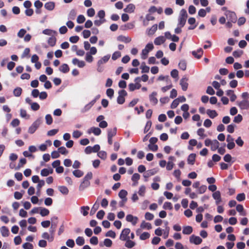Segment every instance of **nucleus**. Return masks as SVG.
Here are the masks:
<instances>
[{
  "label": "nucleus",
  "mask_w": 249,
  "mask_h": 249,
  "mask_svg": "<svg viewBox=\"0 0 249 249\" xmlns=\"http://www.w3.org/2000/svg\"><path fill=\"white\" fill-rule=\"evenodd\" d=\"M130 232V230L129 228H125L123 229L120 235V239L122 241H125L129 239V237L128 236V234Z\"/></svg>",
  "instance_id": "obj_5"
},
{
  "label": "nucleus",
  "mask_w": 249,
  "mask_h": 249,
  "mask_svg": "<svg viewBox=\"0 0 249 249\" xmlns=\"http://www.w3.org/2000/svg\"><path fill=\"white\" fill-rule=\"evenodd\" d=\"M40 124L39 120H37L34 122L33 124L29 127L28 132L30 134H33L39 127Z\"/></svg>",
  "instance_id": "obj_7"
},
{
  "label": "nucleus",
  "mask_w": 249,
  "mask_h": 249,
  "mask_svg": "<svg viewBox=\"0 0 249 249\" xmlns=\"http://www.w3.org/2000/svg\"><path fill=\"white\" fill-rule=\"evenodd\" d=\"M22 247L24 249H33V245L28 242L23 244Z\"/></svg>",
  "instance_id": "obj_64"
},
{
  "label": "nucleus",
  "mask_w": 249,
  "mask_h": 249,
  "mask_svg": "<svg viewBox=\"0 0 249 249\" xmlns=\"http://www.w3.org/2000/svg\"><path fill=\"white\" fill-rule=\"evenodd\" d=\"M141 228L142 229H147L148 230H150L152 229V226L150 223L146 222L145 221H143L141 224Z\"/></svg>",
  "instance_id": "obj_33"
},
{
  "label": "nucleus",
  "mask_w": 249,
  "mask_h": 249,
  "mask_svg": "<svg viewBox=\"0 0 249 249\" xmlns=\"http://www.w3.org/2000/svg\"><path fill=\"white\" fill-rule=\"evenodd\" d=\"M193 232V228L191 226H185L183 228L182 233L184 234H190Z\"/></svg>",
  "instance_id": "obj_26"
},
{
  "label": "nucleus",
  "mask_w": 249,
  "mask_h": 249,
  "mask_svg": "<svg viewBox=\"0 0 249 249\" xmlns=\"http://www.w3.org/2000/svg\"><path fill=\"white\" fill-rule=\"evenodd\" d=\"M157 172V170L156 169H152L151 170H147L146 172H145L143 174V177L144 178V181H147V178L156 174Z\"/></svg>",
  "instance_id": "obj_9"
},
{
  "label": "nucleus",
  "mask_w": 249,
  "mask_h": 249,
  "mask_svg": "<svg viewBox=\"0 0 249 249\" xmlns=\"http://www.w3.org/2000/svg\"><path fill=\"white\" fill-rule=\"evenodd\" d=\"M207 114L212 119H213L218 115V114L215 110L207 109Z\"/></svg>",
  "instance_id": "obj_30"
},
{
  "label": "nucleus",
  "mask_w": 249,
  "mask_h": 249,
  "mask_svg": "<svg viewBox=\"0 0 249 249\" xmlns=\"http://www.w3.org/2000/svg\"><path fill=\"white\" fill-rule=\"evenodd\" d=\"M58 150L59 151V153H61L63 155H66L68 153V151L64 146L59 147Z\"/></svg>",
  "instance_id": "obj_58"
},
{
  "label": "nucleus",
  "mask_w": 249,
  "mask_h": 249,
  "mask_svg": "<svg viewBox=\"0 0 249 249\" xmlns=\"http://www.w3.org/2000/svg\"><path fill=\"white\" fill-rule=\"evenodd\" d=\"M110 58V55H106L102 57L98 61V65L100 66L101 65L106 63L107 62Z\"/></svg>",
  "instance_id": "obj_32"
},
{
  "label": "nucleus",
  "mask_w": 249,
  "mask_h": 249,
  "mask_svg": "<svg viewBox=\"0 0 249 249\" xmlns=\"http://www.w3.org/2000/svg\"><path fill=\"white\" fill-rule=\"evenodd\" d=\"M126 220L127 222H131L133 225H135L138 220V218L136 216H134L132 214H128L126 216Z\"/></svg>",
  "instance_id": "obj_12"
},
{
  "label": "nucleus",
  "mask_w": 249,
  "mask_h": 249,
  "mask_svg": "<svg viewBox=\"0 0 249 249\" xmlns=\"http://www.w3.org/2000/svg\"><path fill=\"white\" fill-rule=\"evenodd\" d=\"M225 15L228 21H231L232 23H235L237 21V17L234 12L227 10L225 13Z\"/></svg>",
  "instance_id": "obj_2"
},
{
  "label": "nucleus",
  "mask_w": 249,
  "mask_h": 249,
  "mask_svg": "<svg viewBox=\"0 0 249 249\" xmlns=\"http://www.w3.org/2000/svg\"><path fill=\"white\" fill-rule=\"evenodd\" d=\"M246 196L244 193L239 194L236 196V199L238 201H242L245 199Z\"/></svg>",
  "instance_id": "obj_52"
},
{
  "label": "nucleus",
  "mask_w": 249,
  "mask_h": 249,
  "mask_svg": "<svg viewBox=\"0 0 249 249\" xmlns=\"http://www.w3.org/2000/svg\"><path fill=\"white\" fill-rule=\"evenodd\" d=\"M196 154L195 153L190 154L187 158V162L189 164L194 165L196 161Z\"/></svg>",
  "instance_id": "obj_17"
},
{
  "label": "nucleus",
  "mask_w": 249,
  "mask_h": 249,
  "mask_svg": "<svg viewBox=\"0 0 249 249\" xmlns=\"http://www.w3.org/2000/svg\"><path fill=\"white\" fill-rule=\"evenodd\" d=\"M243 53V51L237 50V51H234L233 52L232 54L234 57L237 58V57H240Z\"/></svg>",
  "instance_id": "obj_56"
},
{
  "label": "nucleus",
  "mask_w": 249,
  "mask_h": 249,
  "mask_svg": "<svg viewBox=\"0 0 249 249\" xmlns=\"http://www.w3.org/2000/svg\"><path fill=\"white\" fill-rule=\"evenodd\" d=\"M40 211L39 213L42 216H45L49 214L50 211L48 209L45 208H40Z\"/></svg>",
  "instance_id": "obj_37"
},
{
  "label": "nucleus",
  "mask_w": 249,
  "mask_h": 249,
  "mask_svg": "<svg viewBox=\"0 0 249 249\" xmlns=\"http://www.w3.org/2000/svg\"><path fill=\"white\" fill-rule=\"evenodd\" d=\"M192 53L195 57L200 59L203 54V51L202 48H199L196 51H193Z\"/></svg>",
  "instance_id": "obj_15"
},
{
  "label": "nucleus",
  "mask_w": 249,
  "mask_h": 249,
  "mask_svg": "<svg viewBox=\"0 0 249 249\" xmlns=\"http://www.w3.org/2000/svg\"><path fill=\"white\" fill-rule=\"evenodd\" d=\"M178 67L182 71H185L186 69V62L184 60L180 61L178 64Z\"/></svg>",
  "instance_id": "obj_50"
},
{
  "label": "nucleus",
  "mask_w": 249,
  "mask_h": 249,
  "mask_svg": "<svg viewBox=\"0 0 249 249\" xmlns=\"http://www.w3.org/2000/svg\"><path fill=\"white\" fill-rule=\"evenodd\" d=\"M121 56V53L119 51L115 52L112 55V59L115 60L120 57Z\"/></svg>",
  "instance_id": "obj_54"
},
{
  "label": "nucleus",
  "mask_w": 249,
  "mask_h": 249,
  "mask_svg": "<svg viewBox=\"0 0 249 249\" xmlns=\"http://www.w3.org/2000/svg\"><path fill=\"white\" fill-rule=\"evenodd\" d=\"M179 103V99H175L171 105V108L172 109L176 108L178 105Z\"/></svg>",
  "instance_id": "obj_53"
},
{
  "label": "nucleus",
  "mask_w": 249,
  "mask_h": 249,
  "mask_svg": "<svg viewBox=\"0 0 249 249\" xmlns=\"http://www.w3.org/2000/svg\"><path fill=\"white\" fill-rule=\"evenodd\" d=\"M31 105L32 109L34 111L38 110L40 108L39 105L36 102L33 103Z\"/></svg>",
  "instance_id": "obj_63"
},
{
  "label": "nucleus",
  "mask_w": 249,
  "mask_h": 249,
  "mask_svg": "<svg viewBox=\"0 0 249 249\" xmlns=\"http://www.w3.org/2000/svg\"><path fill=\"white\" fill-rule=\"evenodd\" d=\"M119 96L117 97V101L119 104H123L125 102L124 97L127 94V92L124 90L122 89L118 92Z\"/></svg>",
  "instance_id": "obj_4"
},
{
  "label": "nucleus",
  "mask_w": 249,
  "mask_h": 249,
  "mask_svg": "<svg viewBox=\"0 0 249 249\" xmlns=\"http://www.w3.org/2000/svg\"><path fill=\"white\" fill-rule=\"evenodd\" d=\"M117 132V129L116 127L113 129L108 130L107 137L112 138L116 135Z\"/></svg>",
  "instance_id": "obj_34"
},
{
  "label": "nucleus",
  "mask_w": 249,
  "mask_h": 249,
  "mask_svg": "<svg viewBox=\"0 0 249 249\" xmlns=\"http://www.w3.org/2000/svg\"><path fill=\"white\" fill-rule=\"evenodd\" d=\"M125 241L126 242L124 244V246L125 247H126L127 248H129V249L132 248L136 245L135 242L132 240H130L129 239V238Z\"/></svg>",
  "instance_id": "obj_31"
},
{
  "label": "nucleus",
  "mask_w": 249,
  "mask_h": 249,
  "mask_svg": "<svg viewBox=\"0 0 249 249\" xmlns=\"http://www.w3.org/2000/svg\"><path fill=\"white\" fill-rule=\"evenodd\" d=\"M90 181H87L83 179L79 187V190L83 191L85 188L88 187L90 185Z\"/></svg>",
  "instance_id": "obj_21"
},
{
  "label": "nucleus",
  "mask_w": 249,
  "mask_h": 249,
  "mask_svg": "<svg viewBox=\"0 0 249 249\" xmlns=\"http://www.w3.org/2000/svg\"><path fill=\"white\" fill-rule=\"evenodd\" d=\"M46 123L47 124L50 125L53 123V118L50 114H47L45 116Z\"/></svg>",
  "instance_id": "obj_48"
},
{
  "label": "nucleus",
  "mask_w": 249,
  "mask_h": 249,
  "mask_svg": "<svg viewBox=\"0 0 249 249\" xmlns=\"http://www.w3.org/2000/svg\"><path fill=\"white\" fill-rule=\"evenodd\" d=\"M163 208L165 210L168 209L171 210L173 209L172 204L170 202H165L163 204Z\"/></svg>",
  "instance_id": "obj_49"
},
{
  "label": "nucleus",
  "mask_w": 249,
  "mask_h": 249,
  "mask_svg": "<svg viewBox=\"0 0 249 249\" xmlns=\"http://www.w3.org/2000/svg\"><path fill=\"white\" fill-rule=\"evenodd\" d=\"M158 80H160V81L166 80V81L167 84L171 83V80H170V79L169 78V76H168V75L166 76H163V75H160L158 77Z\"/></svg>",
  "instance_id": "obj_51"
},
{
  "label": "nucleus",
  "mask_w": 249,
  "mask_h": 249,
  "mask_svg": "<svg viewBox=\"0 0 249 249\" xmlns=\"http://www.w3.org/2000/svg\"><path fill=\"white\" fill-rule=\"evenodd\" d=\"M76 243L78 246H83L85 243L84 238L82 236H78L76 239Z\"/></svg>",
  "instance_id": "obj_41"
},
{
  "label": "nucleus",
  "mask_w": 249,
  "mask_h": 249,
  "mask_svg": "<svg viewBox=\"0 0 249 249\" xmlns=\"http://www.w3.org/2000/svg\"><path fill=\"white\" fill-rule=\"evenodd\" d=\"M27 160L25 158H22L19 160V162L18 164L17 167L16 168V170L19 169L20 167H22L24 164L26 163Z\"/></svg>",
  "instance_id": "obj_43"
},
{
  "label": "nucleus",
  "mask_w": 249,
  "mask_h": 249,
  "mask_svg": "<svg viewBox=\"0 0 249 249\" xmlns=\"http://www.w3.org/2000/svg\"><path fill=\"white\" fill-rule=\"evenodd\" d=\"M213 197L215 200L216 205H218L222 201L221 193L219 191H215L213 194Z\"/></svg>",
  "instance_id": "obj_11"
},
{
  "label": "nucleus",
  "mask_w": 249,
  "mask_h": 249,
  "mask_svg": "<svg viewBox=\"0 0 249 249\" xmlns=\"http://www.w3.org/2000/svg\"><path fill=\"white\" fill-rule=\"evenodd\" d=\"M100 97V95H97L93 100L85 106V107L82 109V112H85L88 111L94 105L96 101L98 100Z\"/></svg>",
  "instance_id": "obj_6"
},
{
  "label": "nucleus",
  "mask_w": 249,
  "mask_h": 249,
  "mask_svg": "<svg viewBox=\"0 0 249 249\" xmlns=\"http://www.w3.org/2000/svg\"><path fill=\"white\" fill-rule=\"evenodd\" d=\"M106 236L110 237L112 238H115L116 237V233L114 231H113L112 230H110V231H108L106 233Z\"/></svg>",
  "instance_id": "obj_57"
},
{
  "label": "nucleus",
  "mask_w": 249,
  "mask_h": 249,
  "mask_svg": "<svg viewBox=\"0 0 249 249\" xmlns=\"http://www.w3.org/2000/svg\"><path fill=\"white\" fill-rule=\"evenodd\" d=\"M22 91L21 88L18 87L14 90L13 94L15 96L18 97L21 94Z\"/></svg>",
  "instance_id": "obj_44"
},
{
  "label": "nucleus",
  "mask_w": 249,
  "mask_h": 249,
  "mask_svg": "<svg viewBox=\"0 0 249 249\" xmlns=\"http://www.w3.org/2000/svg\"><path fill=\"white\" fill-rule=\"evenodd\" d=\"M56 41V38L54 36H51L49 37V38L48 39V43L49 44L50 46L53 47L55 45Z\"/></svg>",
  "instance_id": "obj_38"
},
{
  "label": "nucleus",
  "mask_w": 249,
  "mask_h": 249,
  "mask_svg": "<svg viewBox=\"0 0 249 249\" xmlns=\"http://www.w3.org/2000/svg\"><path fill=\"white\" fill-rule=\"evenodd\" d=\"M140 178V175L138 173H135L131 178V180L133 182L132 185L136 186L138 183V180Z\"/></svg>",
  "instance_id": "obj_19"
},
{
  "label": "nucleus",
  "mask_w": 249,
  "mask_h": 249,
  "mask_svg": "<svg viewBox=\"0 0 249 249\" xmlns=\"http://www.w3.org/2000/svg\"><path fill=\"white\" fill-rule=\"evenodd\" d=\"M0 232L2 236L3 237H7L9 235V231L8 228L5 226H2L0 228Z\"/></svg>",
  "instance_id": "obj_29"
},
{
  "label": "nucleus",
  "mask_w": 249,
  "mask_h": 249,
  "mask_svg": "<svg viewBox=\"0 0 249 249\" xmlns=\"http://www.w3.org/2000/svg\"><path fill=\"white\" fill-rule=\"evenodd\" d=\"M104 244L107 247H110L112 245V242L110 239L106 238L104 240Z\"/></svg>",
  "instance_id": "obj_60"
},
{
  "label": "nucleus",
  "mask_w": 249,
  "mask_h": 249,
  "mask_svg": "<svg viewBox=\"0 0 249 249\" xmlns=\"http://www.w3.org/2000/svg\"><path fill=\"white\" fill-rule=\"evenodd\" d=\"M150 234L147 232H144L140 236V239L142 240H145L150 237Z\"/></svg>",
  "instance_id": "obj_45"
},
{
  "label": "nucleus",
  "mask_w": 249,
  "mask_h": 249,
  "mask_svg": "<svg viewBox=\"0 0 249 249\" xmlns=\"http://www.w3.org/2000/svg\"><path fill=\"white\" fill-rule=\"evenodd\" d=\"M237 105L241 109H248L249 108V101L247 100L239 102Z\"/></svg>",
  "instance_id": "obj_10"
},
{
  "label": "nucleus",
  "mask_w": 249,
  "mask_h": 249,
  "mask_svg": "<svg viewBox=\"0 0 249 249\" xmlns=\"http://www.w3.org/2000/svg\"><path fill=\"white\" fill-rule=\"evenodd\" d=\"M117 40L119 41L127 43L131 41V38L128 36H125L123 35H120L117 37Z\"/></svg>",
  "instance_id": "obj_18"
},
{
  "label": "nucleus",
  "mask_w": 249,
  "mask_h": 249,
  "mask_svg": "<svg viewBox=\"0 0 249 249\" xmlns=\"http://www.w3.org/2000/svg\"><path fill=\"white\" fill-rule=\"evenodd\" d=\"M236 210L237 212L240 213V215H246V213L244 211V207L241 204H238L236 205Z\"/></svg>",
  "instance_id": "obj_25"
},
{
  "label": "nucleus",
  "mask_w": 249,
  "mask_h": 249,
  "mask_svg": "<svg viewBox=\"0 0 249 249\" xmlns=\"http://www.w3.org/2000/svg\"><path fill=\"white\" fill-rule=\"evenodd\" d=\"M157 24H156L153 25L150 29L147 30V35L148 36H151L154 34V33L157 30Z\"/></svg>",
  "instance_id": "obj_27"
},
{
  "label": "nucleus",
  "mask_w": 249,
  "mask_h": 249,
  "mask_svg": "<svg viewBox=\"0 0 249 249\" xmlns=\"http://www.w3.org/2000/svg\"><path fill=\"white\" fill-rule=\"evenodd\" d=\"M219 146V142L216 140H214L212 141L211 145V149L212 151H215L218 149Z\"/></svg>",
  "instance_id": "obj_28"
},
{
  "label": "nucleus",
  "mask_w": 249,
  "mask_h": 249,
  "mask_svg": "<svg viewBox=\"0 0 249 249\" xmlns=\"http://www.w3.org/2000/svg\"><path fill=\"white\" fill-rule=\"evenodd\" d=\"M165 41V39L163 36L156 37L154 40V43L156 45H160Z\"/></svg>",
  "instance_id": "obj_20"
},
{
  "label": "nucleus",
  "mask_w": 249,
  "mask_h": 249,
  "mask_svg": "<svg viewBox=\"0 0 249 249\" xmlns=\"http://www.w3.org/2000/svg\"><path fill=\"white\" fill-rule=\"evenodd\" d=\"M188 79L186 77L182 78L180 81V85L181 86L182 89L183 91L187 90L188 84L187 83Z\"/></svg>",
  "instance_id": "obj_13"
},
{
  "label": "nucleus",
  "mask_w": 249,
  "mask_h": 249,
  "mask_svg": "<svg viewBox=\"0 0 249 249\" xmlns=\"http://www.w3.org/2000/svg\"><path fill=\"white\" fill-rule=\"evenodd\" d=\"M42 33L45 35L51 36L53 34L55 33L56 32L51 29H46L44 30Z\"/></svg>",
  "instance_id": "obj_59"
},
{
  "label": "nucleus",
  "mask_w": 249,
  "mask_h": 249,
  "mask_svg": "<svg viewBox=\"0 0 249 249\" xmlns=\"http://www.w3.org/2000/svg\"><path fill=\"white\" fill-rule=\"evenodd\" d=\"M157 95V92L156 91L153 92L149 95V100L151 103H153L154 105H156L157 104L158 100L156 98V96Z\"/></svg>",
  "instance_id": "obj_14"
},
{
  "label": "nucleus",
  "mask_w": 249,
  "mask_h": 249,
  "mask_svg": "<svg viewBox=\"0 0 249 249\" xmlns=\"http://www.w3.org/2000/svg\"><path fill=\"white\" fill-rule=\"evenodd\" d=\"M73 175L77 178H80L84 175L83 172L80 170H75L72 172Z\"/></svg>",
  "instance_id": "obj_42"
},
{
  "label": "nucleus",
  "mask_w": 249,
  "mask_h": 249,
  "mask_svg": "<svg viewBox=\"0 0 249 249\" xmlns=\"http://www.w3.org/2000/svg\"><path fill=\"white\" fill-rule=\"evenodd\" d=\"M59 191L64 195H67L69 193V189L65 186H61L58 187Z\"/></svg>",
  "instance_id": "obj_39"
},
{
  "label": "nucleus",
  "mask_w": 249,
  "mask_h": 249,
  "mask_svg": "<svg viewBox=\"0 0 249 249\" xmlns=\"http://www.w3.org/2000/svg\"><path fill=\"white\" fill-rule=\"evenodd\" d=\"M206 190H207V186L206 185H202L199 187L197 191L199 194H201L205 193V191H206Z\"/></svg>",
  "instance_id": "obj_62"
},
{
  "label": "nucleus",
  "mask_w": 249,
  "mask_h": 249,
  "mask_svg": "<svg viewBox=\"0 0 249 249\" xmlns=\"http://www.w3.org/2000/svg\"><path fill=\"white\" fill-rule=\"evenodd\" d=\"M202 242V239L198 236L192 235L190 237V242L191 243H193L195 245H199Z\"/></svg>",
  "instance_id": "obj_8"
},
{
  "label": "nucleus",
  "mask_w": 249,
  "mask_h": 249,
  "mask_svg": "<svg viewBox=\"0 0 249 249\" xmlns=\"http://www.w3.org/2000/svg\"><path fill=\"white\" fill-rule=\"evenodd\" d=\"M136 82L135 84L130 83L128 85V88L130 91H133L136 89H139L141 87V85L140 84L141 78L140 77L135 78L134 80Z\"/></svg>",
  "instance_id": "obj_3"
},
{
  "label": "nucleus",
  "mask_w": 249,
  "mask_h": 249,
  "mask_svg": "<svg viewBox=\"0 0 249 249\" xmlns=\"http://www.w3.org/2000/svg\"><path fill=\"white\" fill-rule=\"evenodd\" d=\"M99 207V204H97L96 203H95L93 205L92 207L91 208V209L90 212V215L94 214L95 213V212H96V211L98 209Z\"/></svg>",
  "instance_id": "obj_46"
},
{
  "label": "nucleus",
  "mask_w": 249,
  "mask_h": 249,
  "mask_svg": "<svg viewBox=\"0 0 249 249\" xmlns=\"http://www.w3.org/2000/svg\"><path fill=\"white\" fill-rule=\"evenodd\" d=\"M135 9V5L132 3H130V4H129L127 6V7L124 9V11L125 12L131 13H132L134 12Z\"/></svg>",
  "instance_id": "obj_23"
},
{
  "label": "nucleus",
  "mask_w": 249,
  "mask_h": 249,
  "mask_svg": "<svg viewBox=\"0 0 249 249\" xmlns=\"http://www.w3.org/2000/svg\"><path fill=\"white\" fill-rule=\"evenodd\" d=\"M45 8L49 11L53 10L55 7V3L53 1L48 2L44 5Z\"/></svg>",
  "instance_id": "obj_24"
},
{
  "label": "nucleus",
  "mask_w": 249,
  "mask_h": 249,
  "mask_svg": "<svg viewBox=\"0 0 249 249\" xmlns=\"http://www.w3.org/2000/svg\"><path fill=\"white\" fill-rule=\"evenodd\" d=\"M187 17L188 15L186 10L184 9L181 10L178 18V26L183 27L186 23Z\"/></svg>",
  "instance_id": "obj_1"
},
{
  "label": "nucleus",
  "mask_w": 249,
  "mask_h": 249,
  "mask_svg": "<svg viewBox=\"0 0 249 249\" xmlns=\"http://www.w3.org/2000/svg\"><path fill=\"white\" fill-rule=\"evenodd\" d=\"M81 213L84 216H86L88 214V211L89 210V207L88 206H82L80 208Z\"/></svg>",
  "instance_id": "obj_35"
},
{
  "label": "nucleus",
  "mask_w": 249,
  "mask_h": 249,
  "mask_svg": "<svg viewBox=\"0 0 249 249\" xmlns=\"http://www.w3.org/2000/svg\"><path fill=\"white\" fill-rule=\"evenodd\" d=\"M141 69H142V73H147L149 71V67L145 65L144 62L142 63Z\"/></svg>",
  "instance_id": "obj_40"
},
{
  "label": "nucleus",
  "mask_w": 249,
  "mask_h": 249,
  "mask_svg": "<svg viewBox=\"0 0 249 249\" xmlns=\"http://www.w3.org/2000/svg\"><path fill=\"white\" fill-rule=\"evenodd\" d=\"M151 125H152L151 121H149L146 123V124L145 125V128L144 129V133H147L149 130V129H150V128L151 127Z\"/></svg>",
  "instance_id": "obj_61"
},
{
  "label": "nucleus",
  "mask_w": 249,
  "mask_h": 249,
  "mask_svg": "<svg viewBox=\"0 0 249 249\" xmlns=\"http://www.w3.org/2000/svg\"><path fill=\"white\" fill-rule=\"evenodd\" d=\"M127 195V192L125 190H121L119 193V196L122 199H127L126 196Z\"/></svg>",
  "instance_id": "obj_36"
},
{
  "label": "nucleus",
  "mask_w": 249,
  "mask_h": 249,
  "mask_svg": "<svg viewBox=\"0 0 249 249\" xmlns=\"http://www.w3.org/2000/svg\"><path fill=\"white\" fill-rule=\"evenodd\" d=\"M88 133L89 134L93 133L95 135L98 136L101 134V130L98 127H91L90 129L88 130Z\"/></svg>",
  "instance_id": "obj_16"
},
{
  "label": "nucleus",
  "mask_w": 249,
  "mask_h": 249,
  "mask_svg": "<svg viewBox=\"0 0 249 249\" xmlns=\"http://www.w3.org/2000/svg\"><path fill=\"white\" fill-rule=\"evenodd\" d=\"M205 130L203 128H199L197 131V134L198 136L201 137H206V135L204 134Z\"/></svg>",
  "instance_id": "obj_55"
},
{
  "label": "nucleus",
  "mask_w": 249,
  "mask_h": 249,
  "mask_svg": "<svg viewBox=\"0 0 249 249\" xmlns=\"http://www.w3.org/2000/svg\"><path fill=\"white\" fill-rule=\"evenodd\" d=\"M149 53V50L146 49H144L142 50L141 54V58L142 59H145L147 57L148 54Z\"/></svg>",
  "instance_id": "obj_47"
},
{
  "label": "nucleus",
  "mask_w": 249,
  "mask_h": 249,
  "mask_svg": "<svg viewBox=\"0 0 249 249\" xmlns=\"http://www.w3.org/2000/svg\"><path fill=\"white\" fill-rule=\"evenodd\" d=\"M59 70L64 73H66L70 71V68L68 64H63L59 68Z\"/></svg>",
  "instance_id": "obj_22"
}]
</instances>
